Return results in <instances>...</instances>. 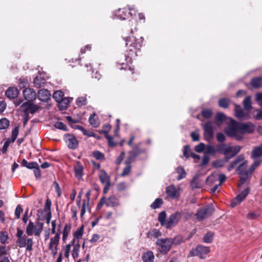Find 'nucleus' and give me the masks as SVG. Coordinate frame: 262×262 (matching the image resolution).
Masks as SVG:
<instances>
[{"mask_svg":"<svg viewBox=\"0 0 262 262\" xmlns=\"http://www.w3.org/2000/svg\"><path fill=\"white\" fill-rule=\"evenodd\" d=\"M128 10L130 11L127 14V11L125 8L119 9L115 12V16L117 18H119L121 20H124L126 17H127L128 15L131 16L135 15L136 11L133 8H128Z\"/></svg>","mask_w":262,"mask_h":262,"instance_id":"11","label":"nucleus"},{"mask_svg":"<svg viewBox=\"0 0 262 262\" xmlns=\"http://www.w3.org/2000/svg\"><path fill=\"white\" fill-rule=\"evenodd\" d=\"M83 233V227L82 226L78 229L74 233V237L77 239L81 238Z\"/></svg>","mask_w":262,"mask_h":262,"instance_id":"45","label":"nucleus"},{"mask_svg":"<svg viewBox=\"0 0 262 262\" xmlns=\"http://www.w3.org/2000/svg\"><path fill=\"white\" fill-rule=\"evenodd\" d=\"M60 233H56L54 237L50 239V242L49 245V249H58L59 242L60 239Z\"/></svg>","mask_w":262,"mask_h":262,"instance_id":"21","label":"nucleus"},{"mask_svg":"<svg viewBox=\"0 0 262 262\" xmlns=\"http://www.w3.org/2000/svg\"><path fill=\"white\" fill-rule=\"evenodd\" d=\"M46 83V79L40 75L37 76L34 80V84L37 88H41Z\"/></svg>","mask_w":262,"mask_h":262,"instance_id":"27","label":"nucleus"},{"mask_svg":"<svg viewBox=\"0 0 262 262\" xmlns=\"http://www.w3.org/2000/svg\"><path fill=\"white\" fill-rule=\"evenodd\" d=\"M126 46L128 48L129 51L128 56H133L134 53L137 55L136 50H139L142 46L143 41V37L137 39L135 36H132L126 38Z\"/></svg>","mask_w":262,"mask_h":262,"instance_id":"3","label":"nucleus"},{"mask_svg":"<svg viewBox=\"0 0 262 262\" xmlns=\"http://www.w3.org/2000/svg\"><path fill=\"white\" fill-rule=\"evenodd\" d=\"M241 147L239 146H232L227 145L224 153L226 162H228L230 158L237 154L239 151Z\"/></svg>","mask_w":262,"mask_h":262,"instance_id":"12","label":"nucleus"},{"mask_svg":"<svg viewBox=\"0 0 262 262\" xmlns=\"http://www.w3.org/2000/svg\"><path fill=\"white\" fill-rule=\"evenodd\" d=\"M106 205L107 207H116L119 205V200L115 195L110 196L106 199Z\"/></svg>","mask_w":262,"mask_h":262,"instance_id":"23","label":"nucleus"},{"mask_svg":"<svg viewBox=\"0 0 262 262\" xmlns=\"http://www.w3.org/2000/svg\"><path fill=\"white\" fill-rule=\"evenodd\" d=\"M243 105H244L245 110L249 112V111L252 108L250 97L248 96L245 98V99L243 101Z\"/></svg>","mask_w":262,"mask_h":262,"instance_id":"31","label":"nucleus"},{"mask_svg":"<svg viewBox=\"0 0 262 262\" xmlns=\"http://www.w3.org/2000/svg\"><path fill=\"white\" fill-rule=\"evenodd\" d=\"M70 101L68 99H63L60 102L58 103V107L61 110H65L67 108Z\"/></svg>","mask_w":262,"mask_h":262,"instance_id":"34","label":"nucleus"},{"mask_svg":"<svg viewBox=\"0 0 262 262\" xmlns=\"http://www.w3.org/2000/svg\"><path fill=\"white\" fill-rule=\"evenodd\" d=\"M66 143L69 148L75 149L78 147V142L76 137L71 135H68L66 138Z\"/></svg>","mask_w":262,"mask_h":262,"instance_id":"19","label":"nucleus"},{"mask_svg":"<svg viewBox=\"0 0 262 262\" xmlns=\"http://www.w3.org/2000/svg\"><path fill=\"white\" fill-rule=\"evenodd\" d=\"M216 120L219 123H222L224 120H226L227 118L226 116L220 112H219L216 114Z\"/></svg>","mask_w":262,"mask_h":262,"instance_id":"48","label":"nucleus"},{"mask_svg":"<svg viewBox=\"0 0 262 262\" xmlns=\"http://www.w3.org/2000/svg\"><path fill=\"white\" fill-rule=\"evenodd\" d=\"M166 214L165 211H162L159 214L158 220L162 226L165 227V224L167 222Z\"/></svg>","mask_w":262,"mask_h":262,"instance_id":"35","label":"nucleus"},{"mask_svg":"<svg viewBox=\"0 0 262 262\" xmlns=\"http://www.w3.org/2000/svg\"><path fill=\"white\" fill-rule=\"evenodd\" d=\"M213 211V207L212 205H209L198 210L196 215L198 219L203 220L211 215Z\"/></svg>","mask_w":262,"mask_h":262,"instance_id":"10","label":"nucleus"},{"mask_svg":"<svg viewBox=\"0 0 262 262\" xmlns=\"http://www.w3.org/2000/svg\"><path fill=\"white\" fill-rule=\"evenodd\" d=\"M227 145V144H217L215 147L216 153H220L224 155Z\"/></svg>","mask_w":262,"mask_h":262,"instance_id":"41","label":"nucleus"},{"mask_svg":"<svg viewBox=\"0 0 262 262\" xmlns=\"http://www.w3.org/2000/svg\"><path fill=\"white\" fill-rule=\"evenodd\" d=\"M181 217V213L179 212H176L171 214L168 218L167 219V222L165 224L166 228H170L174 227L179 222Z\"/></svg>","mask_w":262,"mask_h":262,"instance_id":"9","label":"nucleus"},{"mask_svg":"<svg viewBox=\"0 0 262 262\" xmlns=\"http://www.w3.org/2000/svg\"><path fill=\"white\" fill-rule=\"evenodd\" d=\"M217 181V173H214L208 177L206 180V183L207 184L211 185L215 183Z\"/></svg>","mask_w":262,"mask_h":262,"instance_id":"37","label":"nucleus"},{"mask_svg":"<svg viewBox=\"0 0 262 262\" xmlns=\"http://www.w3.org/2000/svg\"><path fill=\"white\" fill-rule=\"evenodd\" d=\"M80 247V245L78 242L74 245L72 253V256L74 258V259H76L78 257Z\"/></svg>","mask_w":262,"mask_h":262,"instance_id":"38","label":"nucleus"},{"mask_svg":"<svg viewBox=\"0 0 262 262\" xmlns=\"http://www.w3.org/2000/svg\"><path fill=\"white\" fill-rule=\"evenodd\" d=\"M177 237L159 238L156 244L158 247V251L163 254H167L171 248L173 244H179L181 243V239H177Z\"/></svg>","mask_w":262,"mask_h":262,"instance_id":"2","label":"nucleus"},{"mask_svg":"<svg viewBox=\"0 0 262 262\" xmlns=\"http://www.w3.org/2000/svg\"><path fill=\"white\" fill-rule=\"evenodd\" d=\"M229 104V103L228 100L225 98L221 99L219 101V106L223 108H227Z\"/></svg>","mask_w":262,"mask_h":262,"instance_id":"51","label":"nucleus"},{"mask_svg":"<svg viewBox=\"0 0 262 262\" xmlns=\"http://www.w3.org/2000/svg\"><path fill=\"white\" fill-rule=\"evenodd\" d=\"M249 193V189L246 188L242 191L235 198L231 203V206L234 207L237 204L241 203L247 196Z\"/></svg>","mask_w":262,"mask_h":262,"instance_id":"17","label":"nucleus"},{"mask_svg":"<svg viewBox=\"0 0 262 262\" xmlns=\"http://www.w3.org/2000/svg\"><path fill=\"white\" fill-rule=\"evenodd\" d=\"M148 235L151 237L158 238V237L161 236V233L159 230L154 229L148 233Z\"/></svg>","mask_w":262,"mask_h":262,"instance_id":"47","label":"nucleus"},{"mask_svg":"<svg viewBox=\"0 0 262 262\" xmlns=\"http://www.w3.org/2000/svg\"><path fill=\"white\" fill-rule=\"evenodd\" d=\"M216 139L219 142H223L226 139L225 136L221 133L216 134Z\"/></svg>","mask_w":262,"mask_h":262,"instance_id":"64","label":"nucleus"},{"mask_svg":"<svg viewBox=\"0 0 262 262\" xmlns=\"http://www.w3.org/2000/svg\"><path fill=\"white\" fill-rule=\"evenodd\" d=\"M234 111L235 117L239 119H248L250 118L249 112L243 110L239 105H235Z\"/></svg>","mask_w":262,"mask_h":262,"instance_id":"16","label":"nucleus"},{"mask_svg":"<svg viewBox=\"0 0 262 262\" xmlns=\"http://www.w3.org/2000/svg\"><path fill=\"white\" fill-rule=\"evenodd\" d=\"M99 178L100 182L102 184H106L107 183H111L110 177L107 175L106 172L104 170H101L99 174Z\"/></svg>","mask_w":262,"mask_h":262,"instance_id":"26","label":"nucleus"},{"mask_svg":"<svg viewBox=\"0 0 262 262\" xmlns=\"http://www.w3.org/2000/svg\"><path fill=\"white\" fill-rule=\"evenodd\" d=\"M251 84L253 88H259L262 86V77H258L253 78L251 81Z\"/></svg>","mask_w":262,"mask_h":262,"instance_id":"28","label":"nucleus"},{"mask_svg":"<svg viewBox=\"0 0 262 262\" xmlns=\"http://www.w3.org/2000/svg\"><path fill=\"white\" fill-rule=\"evenodd\" d=\"M63 93L61 91H57L53 95V98L57 102H60L63 98Z\"/></svg>","mask_w":262,"mask_h":262,"instance_id":"30","label":"nucleus"},{"mask_svg":"<svg viewBox=\"0 0 262 262\" xmlns=\"http://www.w3.org/2000/svg\"><path fill=\"white\" fill-rule=\"evenodd\" d=\"M54 126L58 129H62L63 130H67V126L66 125L61 122H57L55 123Z\"/></svg>","mask_w":262,"mask_h":262,"instance_id":"59","label":"nucleus"},{"mask_svg":"<svg viewBox=\"0 0 262 262\" xmlns=\"http://www.w3.org/2000/svg\"><path fill=\"white\" fill-rule=\"evenodd\" d=\"M201 183L199 182L198 176H195L191 182V186L192 188H197L201 187Z\"/></svg>","mask_w":262,"mask_h":262,"instance_id":"42","label":"nucleus"},{"mask_svg":"<svg viewBox=\"0 0 262 262\" xmlns=\"http://www.w3.org/2000/svg\"><path fill=\"white\" fill-rule=\"evenodd\" d=\"M214 234L211 232H207L203 237V242L205 243H211L213 239Z\"/></svg>","mask_w":262,"mask_h":262,"instance_id":"36","label":"nucleus"},{"mask_svg":"<svg viewBox=\"0 0 262 262\" xmlns=\"http://www.w3.org/2000/svg\"><path fill=\"white\" fill-rule=\"evenodd\" d=\"M226 162V160H217L213 162L212 166L214 167H222Z\"/></svg>","mask_w":262,"mask_h":262,"instance_id":"49","label":"nucleus"},{"mask_svg":"<svg viewBox=\"0 0 262 262\" xmlns=\"http://www.w3.org/2000/svg\"><path fill=\"white\" fill-rule=\"evenodd\" d=\"M241 159L238 158L234 161L232 162L228 167V171L232 170L241 161Z\"/></svg>","mask_w":262,"mask_h":262,"instance_id":"53","label":"nucleus"},{"mask_svg":"<svg viewBox=\"0 0 262 262\" xmlns=\"http://www.w3.org/2000/svg\"><path fill=\"white\" fill-rule=\"evenodd\" d=\"M206 146L204 143H201L195 147V150L197 152H201L203 151H205Z\"/></svg>","mask_w":262,"mask_h":262,"instance_id":"56","label":"nucleus"},{"mask_svg":"<svg viewBox=\"0 0 262 262\" xmlns=\"http://www.w3.org/2000/svg\"><path fill=\"white\" fill-rule=\"evenodd\" d=\"M131 166L130 165L126 164V166L123 169L122 172L121 174L122 177H125L129 174L130 172Z\"/></svg>","mask_w":262,"mask_h":262,"instance_id":"57","label":"nucleus"},{"mask_svg":"<svg viewBox=\"0 0 262 262\" xmlns=\"http://www.w3.org/2000/svg\"><path fill=\"white\" fill-rule=\"evenodd\" d=\"M18 134V129L16 127L12 130L11 139H10L11 141L12 142H14L17 137Z\"/></svg>","mask_w":262,"mask_h":262,"instance_id":"61","label":"nucleus"},{"mask_svg":"<svg viewBox=\"0 0 262 262\" xmlns=\"http://www.w3.org/2000/svg\"><path fill=\"white\" fill-rule=\"evenodd\" d=\"M77 128H78L80 130H81L83 134L84 135H86V136H88L89 137H92V136L95 137V134L93 133H92V132H90L89 130H87L85 129L81 126L77 125Z\"/></svg>","mask_w":262,"mask_h":262,"instance_id":"46","label":"nucleus"},{"mask_svg":"<svg viewBox=\"0 0 262 262\" xmlns=\"http://www.w3.org/2000/svg\"><path fill=\"white\" fill-rule=\"evenodd\" d=\"M217 180L219 181V184L221 185L222 183L226 180V177L224 174H217Z\"/></svg>","mask_w":262,"mask_h":262,"instance_id":"63","label":"nucleus"},{"mask_svg":"<svg viewBox=\"0 0 262 262\" xmlns=\"http://www.w3.org/2000/svg\"><path fill=\"white\" fill-rule=\"evenodd\" d=\"M177 172L179 173V176L178 177V180H181L185 177L186 172L185 171L184 169L182 167H178L177 168Z\"/></svg>","mask_w":262,"mask_h":262,"instance_id":"44","label":"nucleus"},{"mask_svg":"<svg viewBox=\"0 0 262 262\" xmlns=\"http://www.w3.org/2000/svg\"><path fill=\"white\" fill-rule=\"evenodd\" d=\"M166 193L168 197L172 199H178L180 195V187L170 185L167 187Z\"/></svg>","mask_w":262,"mask_h":262,"instance_id":"13","label":"nucleus"},{"mask_svg":"<svg viewBox=\"0 0 262 262\" xmlns=\"http://www.w3.org/2000/svg\"><path fill=\"white\" fill-rule=\"evenodd\" d=\"M201 114L203 117L208 119L211 116L212 112L211 110L204 109L202 111Z\"/></svg>","mask_w":262,"mask_h":262,"instance_id":"52","label":"nucleus"},{"mask_svg":"<svg viewBox=\"0 0 262 262\" xmlns=\"http://www.w3.org/2000/svg\"><path fill=\"white\" fill-rule=\"evenodd\" d=\"M12 143V141H11V140L10 139H8L4 143L3 147H2V151L3 152V154H5L6 153L7 150H8V148L9 147V146L10 145V143Z\"/></svg>","mask_w":262,"mask_h":262,"instance_id":"58","label":"nucleus"},{"mask_svg":"<svg viewBox=\"0 0 262 262\" xmlns=\"http://www.w3.org/2000/svg\"><path fill=\"white\" fill-rule=\"evenodd\" d=\"M23 210L21 206L19 205H17L15 210V215L17 219L20 217V214L23 212Z\"/></svg>","mask_w":262,"mask_h":262,"instance_id":"62","label":"nucleus"},{"mask_svg":"<svg viewBox=\"0 0 262 262\" xmlns=\"http://www.w3.org/2000/svg\"><path fill=\"white\" fill-rule=\"evenodd\" d=\"M77 104L79 106L84 105L86 104V99L85 97H80L77 98L76 100Z\"/></svg>","mask_w":262,"mask_h":262,"instance_id":"54","label":"nucleus"},{"mask_svg":"<svg viewBox=\"0 0 262 262\" xmlns=\"http://www.w3.org/2000/svg\"><path fill=\"white\" fill-rule=\"evenodd\" d=\"M163 201L162 199L158 198L151 204L150 207L152 209L159 208L162 205Z\"/></svg>","mask_w":262,"mask_h":262,"instance_id":"40","label":"nucleus"},{"mask_svg":"<svg viewBox=\"0 0 262 262\" xmlns=\"http://www.w3.org/2000/svg\"><path fill=\"white\" fill-rule=\"evenodd\" d=\"M89 121L90 124L94 127H97L99 125V123L96 118V115L95 114L90 116Z\"/></svg>","mask_w":262,"mask_h":262,"instance_id":"39","label":"nucleus"},{"mask_svg":"<svg viewBox=\"0 0 262 262\" xmlns=\"http://www.w3.org/2000/svg\"><path fill=\"white\" fill-rule=\"evenodd\" d=\"M8 233L6 231L0 232V241L2 244H5L8 239Z\"/></svg>","mask_w":262,"mask_h":262,"instance_id":"50","label":"nucleus"},{"mask_svg":"<svg viewBox=\"0 0 262 262\" xmlns=\"http://www.w3.org/2000/svg\"><path fill=\"white\" fill-rule=\"evenodd\" d=\"M227 119L229 120L227 122L229 125L225 132L227 136L237 140H241L244 134L252 133L254 130V126L251 123H238L231 118Z\"/></svg>","mask_w":262,"mask_h":262,"instance_id":"1","label":"nucleus"},{"mask_svg":"<svg viewBox=\"0 0 262 262\" xmlns=\"http://www.w3.org/2000/svg\"><path fill=\"white\" fill-rule=\"evenodd\" d=\"M51 94L47 89L40 90L38 92V98L42 102H47L50 99Z\"/></svg>","mask_w":262,"mask_h":262,"instance_id":"20","label":"nucleus"},{"mask_svg":"<svg viewBox=\"0 0 262 262\" xmlns=\"http://www.w3.org/2000/svg\"><path fill=\"white\" fill-rule=\"evenodd\" d=\"M205 154L208 155H215L216 154V148L211 145H207L205 148Z\"/></svg>","mask_w":262,"mask_h":262,"instance_id":"32","label":"nucleus"},{"mask_svg":"<svg viewBox=\"0 0 262 262\" xmlns=\"http://www.w3.org/2000/svg\"><path fill=\"white\" fill-rule=\"evenodd\" d=\"M9 125V121L6 118H3L0 120V129H4Z\"/></svg>","mask_w":262,"mask_h":262,"instance_id":"43","label":"nucleus"},{"mask_svg":"<svg viewBox=\"0 0 262 262\" xmlns=\"http://www.w3.org/2000/svg\"><path fill=\"white\" fill-rule=\"evenodd\" d=\"M83 168L79 161L76 162L74 167L75 176L78 179H80L83 175Z\"/></svg>","mask_w":262,"mask_h":262,"instance_id":"22","label":"nucleus"},{"mask_svg":"<svg viewBox=\"0 0 262 262\" xmlns=\"http://www.w3.org/2000/svg\"><path fill=\"white\" fill-rule=\"evenodd\" d=\"M252 158L254 159V162L251 166L250 173L253 172L256 167L261 163V160L259 159L262 157V143L255 147L252 151Z\"/></svg>","mask_w":262,"mask_h":262,"instance_id":"6","label":"nucleus"},{"mask_svg":"<svg viewBox=\"0 0 262 262\" xmlns=\"http://www.w3.org/2000/svg\"><path fill=\"white\" fill-rule=\"evenodd\" d=\"M71 227L70 224H67L65 225V226L64 227L63 230V233H63L62 240L64 242H65L66 240L67 239V238L68 236L69 233L71 231Z\"/></svg>","mask_w":262,"mask_h":262,"instance_id":"33","label":"nucleus"},{"mask_svg":"<svg viewBox=\"0 0 262 262\" xmlns=\"http://www.w3.org/2000/svg\"><path fill=\"white\" fill-rule=\"evenodd\" d=\"M210 248L208 247L198 245L190 251L188 256H198L201 259H204L210 252Z\"/></svg>","mask_w":262,"mask_h":262,"instance_id":"5","label":"nucleus"},{"mask_svg":"<svg viewBox=\"0 0 262 262\" xmlns=\"http://www.w3.org/2000/svg\"><path fill=\"white\" fill-rule=\"evenodd\" d=\"M16 243L19 248L26 247L27 251H32L33 250V239L27 238L26 235L19 239H17Z\"/></svg>","mask_w":262,"mask_h":262,"instance_id":"7","label":"nucleus"},{"mask_svg":"<svg viewBox=\"0 0 262 262\" xmlns=\"http://www.w3.org/2000/svg\"><path fill=\"white\" fill-rule=\"evenodd\" d=\"M43 227V223L38 221L34 224L32 221H30L26 227V234L28 236L34 234L36 236H39L42 231Z\"/></svg>","mask_w":262,"mask_h":262,"instance_id":"4","label":"nucleus"},{"mask_svg":"<svg viewBox=\"0 0 262 262\" xmlns=\"http://www.w3.org/2000/svg\"><path fill=\"white\" fill-rule=\"evenodd\" d=\"M93 156L97 160H102L104 158V155L99 151H95L93 152Z\"/></svg>","mask_w":262,"mask_h":262,"instance_id":"60","label":"nucleus"},{"mask_svg":"<svg viewBox=\"0 0 262 262\" xmlns=\"http://www.w3.org/2000/svg\"><path fill=\"white\" fill-rule=\"evenodd\" d=\"M21 108L23 110L26 115L27 116L31 114L35 113L39 108V107L29 102H26L21 105Z\"/></svg>","mask_w":262,"mask_h":262,"instance_id":"14","label":"nucleus"},{"mask_svg":"<svg viewBox=\"0 0 262 262\" xmlns=\"http://www.w3.org/2000/svg\"><path fill=\"white\" fill-rule=\"evenodd\" d=\"M29 85L28 80L25 78H20L19 80L18 85L20 88H25Z\"/></svg>","mask_w":262,"mask_h":262,"instance_id":"55","label":"nucleus"},{"mask_svg":"<svg viewBox=\"0 0 262 262\" xmlns=\"http://www.w3.org/2000/svg\"><path fill=\"white\" fill-rule=\"evenodd\" d=\"M18 95V91L14 87L9 88L6 92V95L10 99H14Z\"/></svg>","mask_w":262,"mask_h":262,"instance_id":"24","label":"nucleus"},{"mask_svg":"<svg viewBox=\"0 0 262 262\" xmlns=\"http://www.w3.org/2000/svg\"><path fill=\"white\" fill-rule=\"evenodd\" d=\"M143 262H154L155 256L151 251H148L144 253L142 256Z\"/></svg>","mask_w":262,"mask_h":262,"instance_id":"25","label":"nucleus"},{"mask_svg":"<svg viewBox=\"0 0 262 262\" xmlns=\"http://www.w3.org/2000/svg\"><path fill=\"white\" fill-rule=\"evenodd\" d=\"M247 162L245 161L239 165L237 169L238 173L240 175L242 184H244L246 180L248 178L249 176H251V174L252 173H250L251 167L249 168V171H247Z\"/></svg>","mask_w":262,"mask_h":262,"instance_id":"8","label":"nucleus"},{"mask_svg":"<svg viewBox=\"0 0 262 262\" xmlns=\"http://www.w3.org/2000/svg\"><path fill=\"white\" fill-rule=\"evenodd\" d=\"M213 126L212 122H208L204 125V136L205 139L210 141L213 137Z\"/></svg>","mask_w":262,"mask_h":262,"instance_id":"15","label":"nucleus"},{"mask_svg":"<svg viewBox=\"0 0 262 262\" xmlns=\"http://www.w3.org/2000/svg\"><path fill=\"white\" fill-rule=\"evenodd\" d=\"M189 151V147L188 146H185L184 147L183 149V155L186 158H188L189 156L191 157L194 159H199L200 156L193 152H191L190 155L188 154V151Z\"/></svg>","mask_w":262,"mask_h":262,"instance_id":"29","label":"nucleus"},{"mask_svg":"<svg viewBox=\"0 0 262 262\" xmlns=\"http://www.w3.org/2000/svg\"><path fill=\"white\" fill-rule=\"evenodd\" d=\"M25 100L30 102L36 99V94L35 91L31 88H26L23 91Z\"/></svg>","mask_w":262,"mask_h":262,"instance_id":"18","label":"nucleus"}]
</instances>
